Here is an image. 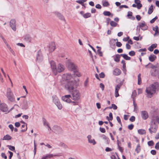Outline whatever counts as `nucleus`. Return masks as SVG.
Here are the masks:
<instances>
[{
    "label": "nucleus",
    "instance_id": "f257e3e1",
    "mask_svg": "<svg viewBox=\"0 0 159 159\" xmlns=\"http://www.w3.org/2000/svg\"><path fill=\"white\" fill-rule=\"evenodd\" d=\"M77 82L74 80L66 82L64 84L65 89L70 92L76 88Z\"/></svg>",
    "mask_w": 159,
    "mask_h": 159
},
{
    "label": "nucleus",
    "instance_id": "f03ea898",
    "mask_svg": "<svg viewBox=\"0 0 159 159\" xmlns=\"http://www.w3.org/2000/svg\"><path fill=\"white\" fill-rule=\"evenodd\" d=\"M158 87V84L157 83L152 84L149 87L146 88V92L147 94V96L151 98L152 95L155 93L157 88Z\"/></svg>",
    "mask_w": 159,
    "mask_h": 159
},
{
    "label": "nucleus",
    "instance_id": "7ed1b4c3",
    "mask_svg": "<svg viewBox=\"0 0 159 159\" xmlns=\"http://www.w3.org/2000/svg\"><path fill=\"white\" fill-rule=\"evenodd\" d=\"M71 99L75 101L78 100L80 98V94L77 89H75L71 92Z\"/></svg>",
    "mask_w": 159,
    "mask_h": 159
},
{
    "label": "nucleus",
    "instance_id": "20e7f679",
    "mask_svg": "<svg viewBox=\"0 0 159 159\" xmlns=\"http://www.w3.org/2000/svg\"><path fill=\"white\" fill-rule=\"evenodd\" d=\"M7 97L9 101L13 102L15 100L14 95L11 89L8 88L7 90Z\"/></svg>",
    "mask_w": 159,
    "mask_h": 159
},
{
    "label": "nucleus",
    "instance_id": "39448f33",
    "mask_svg": "<svg viewBox=\"0 0 159 159\" xmlns=\"http://www.w3.org/2000/svg\"><path fill=\"white\" fill-rule=\"evenodd\" d=\"M52 98L53 102L56 104L59 109L61 110L62 108V106L60 103V102L57 97L56 96H53Z\"/></svg>",
    "mask_w": 159,
    "mask_h": 159
},
{
    "label": "nucleus",
    "instance_id": "423d86ee",
    "mask_svg": "<svg viewBox=\"0 0 159 159\" xmlns=\"http://www.w3.org/2000/svg\"><path fill=\"white\" fill-rule=\"evenodd\" d=\"M66 66L70 70L74 71L77 69V66H76L70 61H68L67 62Z\"/></svg>",
    "mask_w": 159,
    "mask_h": 159
},
{
    "label": "nucleus",
    "instance_id": "0eeeda50",
    "mask_svg": "<svg viewBox=\"0 0 159 159\" xmlns=\"http://www.w3.org/2000/svg\"><path fill=\"white\" fill-rule=\"evenodd\" d=\"M157 128L158 125L153 123V124L151 123L150 127L148 130L150 134H152V133H156Z\"/></svg>",
    "mask_w": 159,
    "mask_h": 159
},
{
    "label": "nucleus",
    "instance_id": "6e6552de",
    "mask_svg": "<svg viewBox=\"0 0 159 159\" xmlns=\"http://www.w3.org/2000/svg\"><path fill=\"white\" fill-rule=\"evenodd\" d=\"M149 65H151V66L150 68H152L151 70V72L152 75L153 76H155L157 74L158 70L157 69L158 68L155 66L153 65L150 63H149Z\"/></svg>",
    "mask_w": 159,
    "mask_h": 159
},
{
    "label": "nucleus",
    "instance_id": "1a4fd4ad",
    "mask_svg": "<svg viewBox=\"0 0 159 159\" xmlns=\"http://www.w3.org/2000/svg\"><path fill=\"white\" fill-rule=\"evenodd\" d=\"M74 80L70 74H66L62 76V80L63 81H66V82L70 81V80Z\"/></svg>",
    "mask_w": 159,
    "mask_h": 159
},
{
    "label": "nucleus",
    "instance_id": "9d476101",
    "mask_svg": "<svg viewBox=\"0 0 159 159\" xmlns=\"http://www.w3.org/2000/svg\"><path fill=\"white\" fill-rule=\"evenodd\" d=\"M71 98V96L70 95H65L64 96H63L62 97V99L64 102H65L67 103H70V102H72L71 99L70 98ZM72 103H75V102H72Z\"/></svg>",
    "mask_w": 159,
    "mask_h": 159
},
{
    "label": "nucleus",
    "instance_id": "9b49d317",
    "mask_svg": "<svg viewBox=\"0 0 159 159\" xmlns=\"http://www.w3.org/2000/svg\"><path fill=\"white\" fill-rule=\"evenodd\" d=\"M50 64L53 73L55 75H56L57 72L55 62L53 61H51L50 62Z\"/></svg>",
    "mask_w": 159,
    "mask_h": 159
},
{
    "label": "nucleus",
    "instance_id": "f8f14e48",
    "mask_svg": "<svg viewBox=\"0 0 159 159\" xmlns=\"http://www.w3.org/2000/svg\"><path fill=\"white\" fill-rule=\"evenodd\" d=\"M43 59V56L40 50L38 51L37 54L36 61L40 62L42 61Z\"/></svg>",
    "mask_w": 159,
    "mask_h": 159
},
{
    "label": "nucleus",
    "instance_id": "ddd939ff",
    "mask_svg": "<svg viewBox=\"0 0 159 159\" xmlns=\"http://www.w3.org/2000/svg\"><path fill=\"white\" fill-rule=\"evenodd\" d=\"M123 83V81L121 82L119 84L117 85L116 86L115 90V96L116 97H117L119 96L118 91Z\"/></svg>",
    "mask_w": 159,
    "mask_h": 159
},
{
    "label": "nucleus",
    "instance_id": "4468645a",
    "mask_svg": "<svg viewBox=\"0 0 159 159\" xmlns=\"http://www.w3.org/2000/svg\"><path fill=\"white\" fill-rule=\"evenodd\" d=\"M55 49V43L53 42H51L49 44L48 47L49 53L53 52Z\"/></svg>",
    "mask_w": 159,
    "mask_h": 159
},
{
    "label": "nucleus",
    "instance_id": "2eb2a0df",
    "mask_svg": "<svg viewBox=\"0 0 159 159\" xmlns=\"http://www.w3.org/2000/svg\"><path fill=\"white\" fill-rule=\"evenodd\" d=\"M10 25L11 28L14 31L16 30V21L15 19H13L11 20L10 22Z\"/></svg>",
    "mask_w": 159,
    "mask_h": 159
},
{
    "label": "nucleus",
    "instance_id": "dca6fc26",
    "mask_svg": "<svg viewBox=\"0 0 159 159\" xmlns=\"http://www.w3.org/2000/svg\"><path fill=\"white\" fill-rule=\"evenodd\" d=\"M0 109L3 112H6L8 111V108L7 105L5 103L2 104L0 106Z\"/></svg>",
    "mask_w": 159,
    "mask_h": 159
},
{
    "label": "nucleus",
    "instance_id": "f3484780",
    "mask_svg": "<svg viewBox=\"0 0 159 159\" xmlns=\"http://www.w3.org/2000/svg\"><path fill=\"white\" fill-rule=\"evenodd\" d=\"M141 113V117L143 119L146 120L148 119V112L146 111H142Z\"/></svg>",
    "mask_w": 159,
    "mask_h": 159
},
{
    "label": "nucleus",
    "instance_id": "a211bd4d",
    "mask_svg": "<svg viewBox=\"0 0 159 159\" xmlns=\"http://www.w3.org/2000/svg\"><path fill=\"white\" fill-rule=\"evenodd\" d=\"M87 138L89 143L92 144L94 145L96 144V142L94 139H92V136L90 135H88L87 136Z\"/></svg>",
    "mask_w": 159,
    "mask_h": 159
},
{
    "label": "nucleus",
    "instance_id": "6ab92c4d",
    "mask_svg": "<svg viewBox=\"0 0 159 159\" xmlns=\"http://www.w3.org/2000/svg\"><path fill=\"white\" fill-rule=\"evenodd\" d=\"M22 109L26 110L28 108V104L27 101L25 99L23 100L22 104Z\"/></svg>",
    "mask_w": 159,
    "mask_h": 159
},
{
    "label": "nucleus",
    "instance_id": "aec40b11",
    "mask_svg": "<svg viewBox=\"0 0 159 159\" xmlns=\"http://www.w3.org/2000/svg\"><path fill=\"white\" fill-rule=\"evenodd\" d=\"M139 26L141 29L143 30H147L148 27L144 21H142L140 23Z\"/></svg>",
    "mask_w": 159,
    "mask_h": 159
},
{
    "label": "nucleus",
    "instance_id": "412c9836",
    "mask_svg": "<svg viewBox=\"0 0 159 159\" xmlns=\"http://www.w3.org/2000/svg\"><path fill=\"white\" fill-rule=\"evenodd\" d=\"M59 156L58 155H53V154H48L42 157V159H48L52 157L53 156Z\"/></svg>",
    "mask_w": 159,
    "mask_h": 159
},
{
    "label": "nucleus",
    "instance_id": "4be33fe9",
    "mask_svg": "<svg viewBox=\"0 0 159 159\" xmlns=\"http://www.w3.org/2000/svg\"><path fill=\"white\" fill-rule=\"evenodd\" d=\"M65 67L64 66L59 64L57 66V71L59 72H61L64 70Z\"/></svg>",
    "mask_w": 159,
    "mask_h": 159
},
{
    "label": "nucleus",
    "instance_id": "5701e85b",
    "mask_svg": "<svg viewBox=\"0 0 159 159\" xmlns=\"http://www.w3.org/2000/svg\"><path fill=\"white\" fill-rule=\"evenodd\" d=\"M24 39L25 40L29 42H32L33 41V39L29 35H26Z\"/></svg>",
    "mask_w": 159,
    "mask_h": 159
},
{
    "label": "nucleus",
    "instance_id": "b1692460",
    "mask_svg": "<svg viewBox=\"0 0 159 159\" xmlns=\"http://www.w3.org/2000/svg\"><path fill=\"white\" fill-rule=\"evenodd\" d=\"M153 123H154L155 124H156L157 123H158L159 124V118L158 116H156L153 118L151 123L153 124Z\"/></svg>",
    "mask_w": 159,
    "mask_h": 159
},
{
    "label": "nucleus",
    "instance_id": "393cba45",
    "mask_svg": "<svg viewBox=\"0 0 159 159\" xmlns=\"http://www.w3.org/2000/svg\"><path fill=\"white\" fill-rule=\"evenodd\" d=\"M140 0H135L134 2L136 4L137 8L138 9H140L142 7V4L140 3Z\"/></svg>",
    "mask_w": 159,
    "mask_h": 159
},
{
    "label": "nucleus",
    "instance_id": "a878e982",
    "mask_svg": "<svg viewBox=\"0 0 159 159\" xmlns=\"http://www.w3.org/2000/svg\"><path fill=\"white\" fill-rule=\"evenodd\" d=\"M121 71L119 69H116L113 71V74L115 75H118L120 74Z\"/></svg>",
    "mask_w": 159,
    "mask_h": 159
},
{
    "label": "nucleus",
    "instance_id": "bb28decb",
    "mask_svg": "<svg viewBox=\"0 0 159 159\" xmlns=\"http://www.w3.org/2000/svg\"><path fill=\"white\" fill-rule=\"evenodd\" d=\"M55 14L57 17L61 20H65L64 17L61 13L58 12H55Z\"/></svg>",
    "mask_w": 159,
    "mask_h": 159
},
{
    "label": "nucleus",
    "instance_id": "cd10ccee",
    "mask_svg": "<svg viewBox=\"0 0 159 159\" xmlns=\"http://www.w3.org/2000/svg\"><path fill=\"white\" fill-rule=\"evenodd\" d=\"M156 58V56L154 54H151L149 57V60L151 62L153 61Z\"/></svg>",
    "mask_w": 159,
    "mask_h": 159
},
{
    "label": "nucleus",
    "instance_id": "c85d7f7f",
    "mask_svg": "<svg viewBox=\"0 0 159 159\" xmlns=\"http://www.w3.org/2000/svg\"><path fill=\"white\" fill-rule=\"evenodd\" d=\"M157 45L156 43L153 44L148 48V49L151 52L152 51L154 48L157 47Z\"/></svg>",
    "mask_w": 159,
    "mask_h": 159
},
{
    "label": "nucleus",
    "instance_id": "c756f323",
    "mask_svg": "<svg viewBox=\"0 0 159 159\" xmlns=\"http://www.w3.org/2000/svg\"><path fill=\"white\" fill-rule=\"evenodd\" d=\"M120 55L122 56L124 59L126 60H129L131 59L130 57L128 56V55L125 54H121Z\"/></svg>",
    "mask_w": 159,
    "mask_h": 159
},
{
    "label": "nucleus",
    "instance_id": "7c9ffc66",
    "mask_svg": "<svg viewBox=\"0 0 159 159\" xmlns=\"http://www.w3.org/2000/svg\"><path fill=\"white\" fill-rule=\"evenodd\" d=\"M133 105L134 106V111L137 113L138 111V107L136 103L135 102V100H133Z\"/></svg>",
    "mask_w": 159,
    "mask_h": 159
},
{
    "label": "nucleus",
    "instance_id": "2f4dec72",
    "mask_svg": "<svg viewBox=\"0 0 159 159\" xmlns=\"http://www.w3.org/2000/svg\"><path fill=\"white\" fill-rule=\"evenodd\" d=\"M12 138L11 137V136L10 135H9L8 134H7L5 136H4L3 139V140H10Z\"/></svg>",
    "mask_w": 159,
    "mask_h": 159
},
{
    "label": "nucleus",
    "instance_id": "473e14b6",
    "mask_svg": "<svg viewBox=\"0 0 159 159\" xmlns=\"http://www.w3.org/2000/svg\"><path fill=\"white\" fill-rule=\"evenodd\" d=\"M138 133L139 134L143 135L146 134V131L143 129H139L138 130Z\"/></svg>",
    "mask_w": 159,
    "mask_h": 159
},
{
    "label": "nucleus",
    "instance_id": "72a5a7b5",
    "mask_svg": "<svg viewBox=\"0 0 159 159\" xmlns=\"http://www.w3.org/2000/svg\"><path fill=\"white\" fill-rule=\"evenodd\" d=\"M153 6L152 5H151L149 8L148 11V14L149 15L151 14L153 12Z\"/></svg>",
    "mask_w": 159,
    "mask_h": 159
},
{
    "label": "nucleus",
    "instance_id": "f704fd0d",
    "mask_svg": "<svg viewBox=\"0 0 159 159\" xmlns=\"http://www.w3.org/2000/svg\"><path fill=\"white\" fill-rule=\"evenodd\" d=\"M120 55L119 54L116 55L114 57V60L116 62H119L120 61Z\"/></svg>",
    "mask_w": 159,
    "mask_h": 159
},
{
    "label": "nucleus",
    "instance_id": "c9c22d12",
    "mask_svg": "<svg viewBox=\"0 0 159 159\" xmlns=\"http://www.w3.org/2000/svg\"><path fill=\"white\" fill-rule=\"evenodd\" d=\"M141 74H139L138 75V84L139 85H140L142 83L141 79Z\"/></svg>",
    "mask_w": 159,
    "mask_h": 159
},
{
    "label": "nucleus",
    "instance_id": "e433bc0d",
    "mask_svg": "<svg viewBox=\"0 0 159 159\" xmlns=\"http://www.w3.org/2000/svg\"><path fill=\"white\" fill-rule=\"evenodd\" d=\"M158 28L157 26H156L153 29V30L155 31V34H158L159 32L158 31Z\"/></svg>",
    "mask_w": 159,
    "mask_h": 159
},
{
    "label": "nucleus",
    "instance_id": "4c0bfd02",
    "mask_svg": "<svg viewBox=\"0 0 159 159\" xmlns=\"http://www.w3.org/2000/svg\"><path fill=\"white\" fill-rule=\"evenodd\" d=\"M140 146L139 144L137 145L136 148L135 149V151L137 153H139L140 151Z\"/></svg>",
    "mask_w": 159,
    "mask_h": 159
},
{
    "label": "nucleus",
    "instance_id": "58836bf2",
    "mask_svg": "<svg viewBox=\"0 0 159 159\" xmlns=\"http://www.w3.org/2000/svg\"><path fill=\"white\" fill-rule=\"evenodd\" d=\"M43 122V125L44 126H48V123L46 119L44 118H43L42 119Z\"/></svg>",
    "mask_w": 159,
    "mask_h": 159
},
{
    "label": "nucleus",
    "instance_id": "ea45409f",
    "mask_svg": "<svg viewBox=\"0 0 159 159\" xmlns=\"http://www.w3.org/2000/svg\"><path fill=\"white\" fill-rule=\"evenodd\" d=\"M137 95L136 92L135 90H134L132 92V93L131 95V97L133 100H134V98Z\"/></svg>",
    "mask_w": 159,
    "mask_h": 159
},
{
    "label": "nucleus",
    "instance_id": "a19ab883",
    "mask_svg": "<svg viewBox=\"0 0 159 159\" xmlns=\"http://www.w3.org/2000/svg\"><path fill=\"white\" fill-rule=\"evenodd\" d=\"M87 0H80L76 1V2L79 4H81L82 6L84 5V2L86 1Z\"/></svg>",
    "mask_w": 159,
    "mask_h": 159
},
{
    "label": "nucleus",
    "instance_id": "79ce46f5",
    "mask_svg": "<svg viewBox=\"0 0 159 159\" xmlns=\"http://www.w3.org/2000/svg\"><path fill=\"white\" fill-rule=\"evenodd\" d=\"M111 26L113 27H115L117 25V23L113 21H111L110 23Z\"/></svg>",
    "mask_w": 159,
    "mask_h": 159
},
{
    "label": "nucleus",
    "instance_id": "37998d69",
    "mask_svg": "<svg viewBox=\"0 0 159 159\" xmlns=\"http://www.w3.org/2000/svg\"><path fill=\"white\" fill-rule=\"evenodd\" d=\"M25 127H26V129H23L21 130V131L22 132H24L27 129V125H26V124L24 123V124L23 125H22V126H21L22 128H24Z\"/></svg>",
    "mask_w": 159,
    "mask_h": 159
},
{
    "label": "nucleus",
    "instance_id": "c03bdc74",
    "mask_svg": "<svg viewBox=\"0 0 159 159\" xmlns=\"http://www.w3.org/2000/svg\"><path fill=\"white\" fill-rule=\"evenodd\" d=\"M59 145L65 148H67V146L64 143L62 142L60 143L59 144Z\"/></svg>",
    "mask_w": 159,
    "mask_h": 159
},
{
    "label": "nucleus",
    "instance_id": "a18cd8bd",
    "mask_svg": "<svg viewBox=\"0 0 159 159\" xmlns=\"http://www.w3.org/2000/svg\"><path fill=\"white\" fill-rule=\"evenodd\" d=\"M9 149L13 151H15V147L14 146H12L11 145H9L7 146Z\"/></svg>",
    "mask_w": 159,
    "mask_h": 159
},
{
    "label": "nucleus",
    "instance_id": "49530a36",
    "mask_svg": "<svg viewBox=\"0 0 159 159\" xmlns=\"http://www.w3.org/2000/svg\"><path fill=\"white\" fill-rule=\"evenodd\" d=\"M103 14L105 16H110L111 15V13L109 11H104Z\"/></svg>",
    "mask_w": 159,
    "mask_h": 159
},
{
    "label": "nucleus",
    "instance_id": "de8ad7c7",
    "mask_svg": "<svg viewBox=\"0 0 159 159\" xmlns=\"http://www.w3.org/2000/svg\"><path fill=\"white\" fill-rule=\"evenodd\" d=\"M91 16V14L89 13H86L83 15V17L84 18H87L90 17Z\"/></svg>",
    "mask_w": 159,
    "mask_h": 159
},
{
    "label": "nucleus",
    "instance_id": "09e8293b",
    "mask_svg": "<svg viewBox=\"0 0 159 159\" xmlns=\"http://www.w3.org/2000/svg\"><path fill=\"white\" fill-rule=\"evenodd\" d=\"M75 74V75L77 76L78 77H80L81 76L80 74L78 72L77 69L76 70L74 71Z\"/></svg>",
    "mask_w": 159,
    "mask_h": 159
},
{
    "label": "nucleus",
    "instance_id": "8fccbe9b",
    "mask_svg": "<svg viewBox=\"0 0 159 159\" xmlns=\"http://www.w3.org/2000/svg\"><path fill=\"white\" fill-rule=\"evenodd\" d=\"M135 54V52L133 51H131L129 53V54L131 56H134Z\"/></svg>",
    "mask_w": 159,
    "mask_h": 159
},
{
    "label": "nucleus",
    "instance_id": "3c124183",
    "mask_svg": "<svg viewBox=\"0 0 159 159\" xmlns=\"http://www.w3.org/2000/svg\"><path fill=\"white\" fill-rule=\"evenodd\" d=\"M148 144L149 146H152L153 145L154 143L153 141L151 140L148 141Z\"/></svg>",
    "mask_w": 159,
    "mask_h": 159
},
{
    "label": "nucleus",
    "instance_id": "603ef678",
    "mask_svg": "<svg viewBox=\"0 0 159 159\" xmlns=\"http://www.w3.org/2000/svg\"><path fill=\"white\" fill-rule=\"evenodd\" d=\"M103 5L104 7H107L109 5V4L108 2L107 1H105L103 2Z\"/></svg>",
    "mask_w": 159,
    "mask_h": 159
},
{
    "label": "nucleus",
    "instance_id": "864d4df0",
    "mask_svg": "<svg viewBox=\"0 0 159 159\" xmlns=\"http://www.w3.org/2000/svg\"><path fill=\"white\" fill-rule=\"evenodd\" d=\"M135 118L134 116H131L129 118V120L131 122H134L135 120Z\"/></svg>",
    "mask_w": 159,
    "mask_h": 159
},
{
    "label": "nucleus",
    "instance_id": "5fc2aeb1",
    "mask_svg": "<svg viewBox=\"0 0 159 159\" xmlns=\"http://www.w3.org/2000/svg\"><path fill=\"white\" fill-rule=\"evenodd\" d=\"M158 17L157 16H155L154 18L152 19V20H151L150 21V23H153L155 20H157V19Z\"/></svg>",
    "mask_w": 159,
    "mask_h": 159
},
{
    "label": "nucleus",
    "instance_id": "6e6d98bb",
    "mask_svg": "<svg viewBox=\"0 0 159 159\" xmlns=\"http://www.w3.org/2000/svg\"><path fill=\"white\" fill-rule=\"evenodd\" d=\"M100 50H101L100 49H98L97 50V52L99 55L100 56L102 57V52L100 51Z\"/></svg>",
    "mask_w": 159,
    "mask_h": 159
},
{
    "label": "nucleus",
    "instance_id": "4d7b16f0",
    "mask_svg": "<svg viewBox=\"0 0 159 159\" xmlns=\"http://www.w3.org/2000/svg\"><path fill=\"white\" fill-rule=\"evenodd\" d=\"M116 120H117L118 122V123L121 125H122V123H121V120H120V117L119 116H117L116 117Z\"/></svg>",
    "mask_w": 159,
    "mask_h": 159
},
{
    "label": "nucleus",
    "instance_id": "13d9d810",
    "mask_svg": "<svg viewBox=\"0 0 159 159\" xmlns=\"http://www.w3.org/2000/svg\"><path fill=\"white\" fill-rule=\"evenodd\" d=\"M105 75L104 73L101 72L99 74V76L101 78H103L105 77Z\"/></svg>",
    "mask_w": 159,
    "mask_h": 159
},
{
    "label": "nucleus",
    "instance_id": "bf43d9fd",
    "mask_svg": "<svg viewBox=\"0 0 159 159\" xmlns=\"http://www.w3.org/2000/svg\"><path fill=\"white\" fill-rule=\"evenodd\" d=\"M134 126V125L131 124L128 125V128L130 130H132L133 129Z\"/></svg>",
    "mask_w": 159,
    "mask_h": 159
},
{
    "label": "nucleus",
    "instance_id": "052dcab7",
    "mask_svg": "<svg viewBox=\"0 0 159 159\" xmlns=\"http://www.w3.org/2000/svg\"><path fill=\"white\" fill-rule=\"evenodd\" d=\"M99 129L100 131L102 133H104L106 132L105 129L104 128L100 127Z\"/></svg>",
    "mask_w": 159,
    "mask_h": 159
},
{
    "label": "nucleus",
    "instance_id": "680f3d73",
    "mask_svg": "<svg viewBox=\"0 0 159 159\" xmlns=\"http://www.w3.org/2000/svg\"><path fill=\"white\" fill-rule=\"evenodd\" d=\"M121 43L119 42H116V46L118 47H120L122 46Z\"/></svg>",
    "mask_w": 159,
    "mask_h": 159
},
{
    "label": "nucleus",
    "instance_id": "e2e57ef3",
    "mask_svg": "<svg viewBox=\"0 0 159 159\" xmlns=\"http://www.w3.org/2000/svg\"><path fill=\"white\" fill-rule=\"evenodd\" d=\"M1 156L2 158H4L5 159H7V157L4 153H1Z\"/></svg>",
    "mask_w": 159,
    "mask_h": 159
},
{
    "label": "nucleus",
    "instance_id": "0e129e2a",
    "mask_svg": "<svg viewBox=\"0 0 159 159\" xmlns=\"http://www.w3.org/2000/svg\"><path fill=\"white\" fill-rule=\"evenodd\" d=\"M100 87L102 89V90L103 91L104 90V85L102 83H100Z\"/></svg>",
    "mask_w": 159,
    "mask_h": 159
},
{
    "label": "nucleus",
    "instance_id": "69168bd1",
    "mask_svg": "<svg viewBox=\"0 0 159 159\" xmlns=\"http://www.w3.org/2000/svg\"><path fill=\"white\" fill-rule=\"evenodd\" d=\"M112 108H113L114 110H116L117 109V106L114 104H112L111 105Z\"/></svg>",
    "mask_w": 159,
    "mask_h": 159
},
{
    "label": "nucleus",
    "instance_id": "338daca9",
    "mask_svg": "<svg viewBox=\"0 0 159 159\" xmlns=\"http://www.w3.org/2000/svg\"><path fill=\"white\" fill-rule=\"evenodd\" d=\"M9 127L11 129V130L12 131H13V129H14V127H13V125H12L11 124V125H9Z\"/></svg>",
    "mask_w": 159,
    "mask_h": 159
},
{
    "label": "nucleus",
    "instance_id": "774afa93",
    "mask_svg": "<svg viewBox=\"0 0 159 159\" xmlns=\"http://www.w3.org/2000/svg\"><path fill=\"white\" fill-rule=\"evenodd\" d=\"M155 148L157 150H158L159 149V143L158 142L156 144Z\"/></svg>",
    "mask_w": 159,
    "mask_h": 159
}]
</instances>
